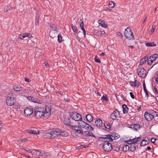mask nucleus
<instances>
[{
  "mask_svg": "<svg viewBox=\"0 0 158 158\" xmlns=\"http://www.w3.org/2000/svg\"><path fill=\"white\" fill-rule=\"evenodd\" d=\"M50 106H47L43 108L38 106L35 107L34 109L35 117L37 118H42L46 119L50 116L51 111Z\"/></svg>",
  "mask_w": 158,
  "mask_h": 158,
  "instance_id": "obj_1",
  "label": "nucleus"
},
{
  "mask_svg": "<svg viewBox=\"0 0 158 158\" xmlns=\"http://www.w3.org/2000/svg\"><path fill=\"white\" fill-rule=\"evenodd\" d=\"M16 102L14 95L12 93H9L7 97L6 103L8 106L13 105Z\"/></svg>",
  "mask_w": 158,
  "mask_h": 158,
  "instance_id": "obj_2",
  "label": "nucleus"
},
{
  "mask_svg": "<svg viewBox=\"0 0 158 158\" xmlns=\"http://www.w3.org/2000/svg\"><path fill=\"white\" fill-rule=\"evenodd\" d=\"M52 138H55L58 135H61L63 136H66L67 135V133H66L65 134L63 132L58 129L54 128L52 130H51Z\"/></svg>",
  "mask_w": 158,
  "mask_h": 158,
  "instance_id": "obj_3",
  "label": "nucleus"
},
{
  "mask_svg": "<svg viewBox=\"0 0 158 158\" xmlns=\"http://www.w3.org/2000/svg\"><path fill=\"white\" fill-rule=\"evenodd\" d=\"M125 37L129 40H134V36L130 28L128 27L125 30L124 33Z\"/></svg>",
  "mask_w": 158,
  "mask_h": 158,
  "instance_id": "obj_4",
  "label": "nucleus"
},
{
  "mask_svg": "<svg viewBox=\"0 0 158 158\" xmlns=\"http://www.w3.org/2000/svg\"><path fill=\"white\" fill-rule=\"evenodd\" d=\"M105 140L104 141V142L103 144V149L104 150L109 152L110 151L112 148V146L111 143H110L111 141H109L108 140L106 139H105Z\"/></svg>",
  "mask_w": 158,
  "mask_h": 158,
  "instance_id": "obj_5",
  "label": "nucleus"
},
{
  "mask_svg": "<svg viewBox=\"0 0 158 158\" xmlns=\"http://www.w3.org/2000/svg\"><path fill=\"white\" fill-rule=\"evenodd\" d=\"M120 137V136L118 133L115 132L112 133L110 135H108L104 139H106L109 141H112L113 140L117 139Z\"/></svg>",
  "mask_w": 158,
  "mask_h": 158,
  "instance_id": "obj_6",
  "label": "nucleus"
},
{
  "mask_svg": "<svg viewBox=\"0 0 158 158\" xmlns=\"http://www.w3.org/2000/svg\"><path fill=\"white\" fill-rule=\"evenodd\" d=\"M70 116L71 118L76 121H81L82 120V118L81 114L76 112H73L71 114Z\"/></svg>",
  "mask_w": 158,
  "mask_h": 158,
  "instance_id": "obj_7",
  "label": "nucleus"
},
{
  "mask_svg": "<svg viewBox=\"0 0 158 158\" xmlns=\"http://www.w3.org/2000/svg\"><path fill=\"white\" fill-rule=\"evenodd\" d=\"M137 72L138 75L140 77L144 78L146 76V71L142 67H139L138 68Z\"/></svg>",
  "mask_w": 158,
  "mask_h": 158,
  "instance_id": "obj_8",
  "label": "nucleus"
},
{
  "mask_svg": "<svg viewBox=\"0 0 158 158\" xmlns=\"http://www.w3.org/2000/svg\"><path fill=\"white\" fill-rule=\"evenodd\" d=\"M79 124L81 127L89 131H93L94 130L93 128L91 126L83 121L81 120L79 123Z\"/></svg>",
  "mask_w": 158,
  "mask_h": 158,
  "instance_id": "obj_9",
  "label": "nucleus"
},
{
  "mask_svg": "<svg viewBox=\"0 0 158 158\" xmlns=\"http://www.w3.org/2000/svg\"><path fill=\"white\" fill-rule=\"evenodd\" d=\"M70 127L72 130H75L78 134H81L83 132V130L80 126L70 125Z\"/></svg>",
  "mask_w": 158,
  "mask_h": 158,
  "instance_id": "obj_10",
  "label": "nucleus"
},
{
  "mask_svg": "<svg viewBox=\"0 0 158 158\" xmlns=\"http://www.w3.org/2000/svg\"><path fill=\"white\" fill-rule=\"evenodd\" d=\"M141 139V138L140 137L137 138H135L132 139H130L125 142V143L129 144H132L136 143L137 142Z\"/></svg>",
  "mask_w": 158,
  "mask_h": 158,
  "instance_id": "obj_11",
  "label": "nucleus"
},
{
  "mask_svg": "<svg viewBox=\"0 0 158 158\" xmlns=\"http://www.w3.org/2000/svg\"><path fill=\"white\" fill-rule=\"evenodd\" d=\"M33 112V109L32 108H26L24 110L25 115L28 117L31 115Z\"/></svg>",
  "mask_w": 158,
  "mask_h": 158,
  "instance_id": "obj_12",
  "label": "nucleus"
},
{
  "mask_svg": "<svg viewBox=\"0 0 158 158\" xmlns=\"http://www.w3.org/2000/svg\"><path fill=\"white\" fill-rule=\"evenodd\" d=\"M27 98L30 102L40 104L41 103V101L33 97L28 96L27 97Z\"/></svg>",
  "mask_w": 158,
  "mask_h": 158,
  "instance_id": "obj_13",
  "label": "nucleus"
},
{
  "mask_svg": "<svg viewBox=\"0 0 158 158\" xmlns=\"http://www.w3.org/2000/svg\"><path fill=\"white\" fill-rule=\"evenodd\" d=\"M119 113L118 111L117 110H114L113 113L110 115V117L113 119H115L119 115Z\"/></svg>",
  "mask_w": 158,
  "mask_h": 158,
  "instance_id": "obj_14",
  "label": "nucleus"
},
{
  "mask_svg": "<svg viewBox=\"0 0 158 158\" xmlns=\"http://www.w3.org/2000/svg\"><path fill=\"white\" fill-rule=\"evenodd\" d=\"M144 116L146 119L148 121H150L153 118L152 114L147 112L145 113Z\"/></svg>",
  "mask_w": 158,
  "mask_h": 158,
  "instance_id": "obj_15",
  "label": "nucleus"
},
{
  "mask_svg": "<svg viewBox=\"0 0 158 158\" xmlns=\"http://www.w3.org/2000/svg\"><path fill=\"white\" fill-rule=\"evenodd\" d=\"M49 155L48 153L44 151H39L36 150V155L38 156H47Z\"/></svg>",
  "mask_w": 158,
  "mask_h": 158,
  "instance_id": "obj_16",
  "label": "nucleus"
},
{
  "mask_svg": "<svg viewBox=\"0 0 158 158\" xmlns=\"http://www.w3.org/2000/svg\"><path fill=\"white\" fill-rule=\"evenodd\" d=\"M26 37H28L29 38H31L32 37L30 34L25 33L22 35H20L19 36V38L21 39H23Z\"/></svg>",
  "mask_w": 158,
  "mask_h": 158,
  "instance_id": "obj_17",
  "label": "nucleus"
},
{
  "mask_svg": "<svg viewBox=\"0 0 158 158\" xmlns=\"http://www.w3.org/2000/svg\"><path fill=\"white\" fill-rule=\"evenodd\" d=\"M14 90L16 91L19 92L21 90H22L23 91H24V90L23 89V88L21 87L20 85H17L14 86L13 87Z\"/></svg>",
  "mask_w": 158,
  "mask_h": 158,
  "instance_id": "obj_18",
  "label": "nucleus"
},
{
  "mask_svg": "<svg viewBox=\"0 0 158 158\" xmlns=\"http://www.w3.org/2000/svg\"><path fill=\"white\" fill-rule=\"evenodd\" d=\"M44 137L46 139L52 138V135L51 130H49L47 132L44 133Z\"/></svg>",
  "mask_w": 158,
  "mask_h": 158,
  "instance_id": "obj_19",
  "label": "nucleus"
},
{
  "mask_svg": "<svg viewBox=\"0 0 158 158\" xmlns=\"http://www.w3.org/2000/svg\"><path fill=\"white\" fill-rule=\"evenodd\" d=\"M28 133L31 135H37L39 134V131L36 129V130H34L32 129H31L29 130L28 131Z\"/></svg>",
  "mask_w": 158,
  "mask_h": 158,
  "instance_id": "obj_20",
  "label": "nucleus"
},
{
  "mask_svg": "<svg viewBox=\"0 0 158 158\" xmlns=\"http://www.w3.org/2000/svg\"><path fill=\"white\" fill-rule=\"evenodd\" d=\"M96 125L98 127H100L102 126V123L101 120L100 119L98 118L95 122Z\"/></svg>",
  "mask_w": 158,
  "mask_h": 158,
  "instance_id": "obj_21",
  "label": "nucleus"
},
{
  "mask_svg": "<svg viewBox=\"0 0 158 158\" xmlns=\"http://www.w3.org/2000/svg\"><path fill=\"white\" fill-rule=\"evenodd\" d=\"M50 27L52 28L51 29L52 31H53L54 33L57 34L58 31L55 25L53 24H50Z\"/></svg>",
  "mask_w": 158,
  "mask_h": 158,
  "instance_id": "obj_22",
  "label": "nucleus"
},
{
  "mask_svg": "<svg viewBox=\"0 0 158 158\" xmlns=\"http://www.w3.org/2000/svg\"><path fill=\"white\" fill-rule=\"evenodd\" d=\"M81 134L86 136H89L93 135V133L91 132L88 131H83V132L81 133Z\"/></svg>",
  "mask_w": 158,
  "mask_h": 158,
  "instance_id": "obj_23",
  "label": "nucleus"
},
{
  "mask_svg": "<svg viewBox=\"0 0 158 158\" xmlns=\"http://www.w3.org/2000/svg\"><path fill=\"white\" fill-rule=\"evenodd\" d=\"M98 23L100 25H101L102 27H103L105 28H106L107 27V24L103 20H99Z\"/></svg>",
  "mask_w": 158,
  "mask_h": 158,
  "instance_id": "obj_24",
  "label": "nucleus"
},
{
  "mask_svg": "<svg viewBox=\"0 0 158 158\" xmlns=\"http://www.w3.org/2000/svg\"><path fill=\"white\" fill-rule=\"evenodd\" d=\"M158 57V55L156 54H154L151 56L149 58L150 60H152L153 62Z\"/></svg>",
  "mask_w": 158,
  "mask_h": 158,
  "instance_id": "obj_25",
  "label": "nucleus"
},
{
  "mask_svg": "<svg viewBox=\"0 0 158 158\" xmlns=\"http://www.w3.org/2000/svg\"><path fill=\"white\" fill-rule=\"evenodd\" d=\"M123 109V112L124 114L127 113L128 110V108L127 106L125 104H123L122 106Z\"/></svg>",
  "mask_w": 158,
  "mask_h": 158,
  "instance_id": "obj_26",
  "label": "nucleus"
},
{
  "mask_svg": "<svg viewBox=\"0 0 158 158\" xmlns=\"http://www.w3.org/2000/svg\"><path fill=\"white\" fill-rule=\"evenodd\" d=\"M139 125L138 124H134L130 125V127L136 130L139 128Z\"/></svg>",
  "mask_w": 158,
  "mask_h": 158,
  "instance_id": "obj_27",
  "label": "nucleus"
},
{
  "mask_svg": "<svg viewBox=\"0 0 158 158\" xmlns=\"http://www.w3.org/2000/svg\"><path fill=\"white\" fill-rule=\"evenodd\" d=\"M64 123L65 124L67 125L68 126H70V125H72L70 124V119L69 118H65L64 120Z\"/></svg>",
  "mask_w": 158,
  "mask_h": 158,
  "instance_id": "obj_28",
  "label": "nucleus"
},
{
  "mask_svg": "<svg viewBox=\"0 0 158 158\" xmlns=\"http://www.w3.org/2000/svg\"><path fill=\"white\" fill-rule=\"evenodd\" d=\"M86 118L88 121L89 122H92L93 119L92 116L89 114H88L86 115Z\"/></svg>",
  "mask_w": 158,
  "mask_h": 158,
  "instance_id": "obj_29",
  "label": "nucleus"
},
{
  "mask_svg": "<svg viewBox=\"0 0 158 158\" xmlns=\"http://www.w3.org/2000/svg\"><path fill=\"white\" fill-rule=\"evenodd\" d=\"M148 143V142L145 139H143L141 141L140 143V145L141 146H144Z\"/></svg>",
  "mask_w": 158,
  "mask_h": 158,
  "instance_id": "obj_30",
  "label": "nucleus"
},
{
  "mask_svg": "<svg viewBox=\"0 0 158 158\" xmlns=\"http://www.w3.org/2000/svg\"><path fill=\"white\" fill-rule=\"evenodd\" d=\"M105 31H98L96 32V35L98 36H101L102 35H105Z\"/></svg>",
  "mask_w": 158,
  "mask_h": 158,
  "instance_id": "obj_31",
  "label": "nucleus"
},
{
  "mask_svg": "<svg viewBox=\"0 0 158 158\" xmlns=\"http://www.w3.org/2000/svg\"><path fill=\"white\" fill-rule=\"evenodd\" d=\"M145 45L147 47H154L156 45L153 42L147 43Z\"/></svg>",
  "mask_w": 158,
  "mask_h": 158,
  "instance_id": "obj_32",
  "label": "nucleus"
},
{
  "mask_svg": "<svg viewBox=\"0 0 158 158\" xmlns=\"http://www.w3.org/2000/svg\"><path fill=\"white\" fill-rule=\"evenodd\" d=\"M15 9L14 8H11L10 7V6H5L4 7V12H7L8 10H10V9Z\"/></svg>",
  "mask_w": 158,
  "mask_h": 158,
  "instance_id": "obj_33",
  "label": "nucleus"
},
{
  "mask_svg": "<svg viewBox=\"0 0 158 158\" xmlns=\"http://www.w3.org/2000/svg\"><path fill=\"white\" fill-rule=\"evenodd\" d=\"M115 6V3L113 1H111L109 2V6H110L111 8H114Z\"/></svg>",
  "mask_w": 158,
  "mask_h": 158,
  "instance_id": "obj_34",
  "label": "nucleus"
},
{
  "mask_svg": "<svg viewBox=\"0 0 158 158\" xmlns=\"http://www.w3.org/2000/svg\"><path fill=\"white\" fill-rule=\"evenodd\" d=\"M152 115L153 116V118L155 117H157L158 116V113L154 110H152L151 112Z\"/></svg>",
  "mask_w": 158,
  "mask_h": 158,
  "instance_id": "obj_35",
  "label": "nucleus"
},
{
  "mask_svg": "<svg viewBox=\"0 0 158 158\" xmlns=\"http://www.w3.org/2000/svg\"><path fill=\"white\" fill-rule=\"evenodd\" d=\"M123 150L124 152H127L129 149V147L127 145H125L123 147Z\"/></svg>",
  "mask_w": 158,
  "mask_h": 158,
  "instance_id": "obj_36",
  "label": "nucleus"
},
{
  "mask_svg": "<svg viewBox=\"0 0 158 158\" xmlns=\"http://www.w3.org/2000/svg\"><path fill=\"white\" fill-rule=\"evenodd\" d=\"M79 24L81 29H84V27L83 22L82 19H81L79 21Z\"/></svg>",
  "mask_w": 158,
  "mask_h": 158,
  "instance_id": "obj_37",
  "label": "nucleus"
},
{
  "mask_svg": "<svg viewBox=\"0 0 158 158\" xmlns=\"http://www.w3.org/2000/svg\"><path fill=\"white\" fill-rule=\"evenodd\" d=\"M155 28V27L154 25H153L152 26V28H151L150 31L149 32V34L151 35L153 32H154Z\"/></svg>",
  "mask_w": 158,
  "mask_h": 158,
  "instance_id": "obj_38",
  "label": "nucleus"
},
{
  "mask_svg": "<svg viewBox=\"0 0 158 158\" xmlns=\"http://www.w3.org/2000/svg\"><path fill=\"white\" fill-rule=\"evenodd\" d=\"M135 87H138L140 85V83L139 81L136 80H135L134 81Z\"/></svg>",
  "mask_w": 158,
  "mask_h": 158,
  "instance_id": "obj_39",
  "label": "nucleus"
},
{
  "mask_svg": "<svg viewBox=\"0 0 158 158\" xmlns=\"http://www.w3.org/2000/svg\"><path fill=\"white\" fill-rule=\"evenodd\" d=\"M71 27L73 31L77 33L78 32L77 27L76 26H73V25H71Z\"/></svg>",
  "mask_w": 158,
  "mask_h": 158,
  "instance_id": "obj_40",
  "label": "nucleus"
},
{
  "mask_svg": "<svg viewBox=\"0 0 158 158\" xmlns=\"http://www.w3.org/2000/svg\"><path fill=\"white\" fill-rule=\"evenodd\" d=\"M104 126L106 128L109 129L110 127V125L109 123H105Z\"/></svg>",
  "mask_w": 158,
  "mask_h": 158,
  "instance_id": "obj_41",
  "label": "nucleus"
},
{
  "mask_svg": "<svg viewBox=\"0 0 158 158\" xmlns=\"http://www.w3.org/2000/svg\"><path fill=\"white\" fill-rule=\"evenodd\" d=\"M58 41L59 43H61L62 41V37L61 36L60 34H58L57 35Z\"/></svg>",
  "mask_w": 158,
  "mask_h": 158,
  "instance_id": "obj_42",
  "label": "nucleus"
},
{
  "mask_svg": "<svg viewBox=\"0 0 158 158\" xmlns=\"http://www.w3.org/2000/svg\"><path fill=\"white\" fill-rule=\"evenodd\" d=\"M136 149V147L134 145H131L129 147V149L131 152H133Z\"/></svg>",
  "mask_w": 158,
  "mask_h": 158,
  "instance_id": "obj_43",
  "label": "nucleus"
},
{
  "mask_svg": "<svg viewBox=\"0 0 158 158\" xmlns=\"http://www.w3.org/2000/svg\"><path fill=\"white\" fill-rule=\"evenodd\" d=\"M95 61L96 62L98 63H100L101 62L100 60L98 58V57L97 55H95L94 57Z\"/></svg>",
  "mask_w": 158,
  "mask_h": 158,
  "instance_id": "obj_44",
  "label": "nucleus"
},
{
  "mask_svg": "<svg viewBox=\"0 0 158 158\" xmlns=\"http://www.w3.org/2000/svg\"><path fill=\"white\" fill-rule=\"evenodd\" d=\"M27 141V138L21 139L18 140L17 142H24Z\"/></svg>",
  "mask_w": 158,
  "mask_h": 158,
  "instance_id": "obj_45",
  "label": "nucleus"
},
{
  "mask_svg": "<svg viewBox=\"0 0 158 158\" xmlns=\"http://www.w3.org/2000/svg\"><path fill=\"white\" fill-rule=\"evenodd\" d=\"M146 62L145 58L142 59L140 61L139 64L142 65Z\"/></svg>",
  "mask_w": 158,
  "mask_h": 158,
  "instance_id": "obj_46",
  "label": "nucleus"
},
{
  "mask_svg": "<svg viewBox=\"0 0 158 158\" xmlns=\"http://www.w3.org/2000/svg\"><path fill=\"white\" fill-rule=\"evenodd\" d=\"M153 62L152 60H150L149 58L148 59L147 62L148 65H151L153 63Z\"/></svg>",
  "mask_w": 158,
  "mask_h": 158,
  "instance_id": "obj_47",
  "label": "nucleus"
},
{
  "mask_svg": "<svg viewBox=\"0 0 158 158\" xmlns=\"http://www.w3.org/2000/svg\"><path fill=\"white\" fill-rule=\"evenodd\" d=\"M36 150H35V149L31 150V152L30 153H31L32 155H36Z\"/></svg>",
  "mask_w": 158,
  "mask_h": 158,
  "instance_id": "obj_48",
  "label": "nucleus"
},
{
  "mask_svg": "<svg viewBox=\"0 0 158 158\" xmlns=\"http://www.w3.org/2000/svg\"><path fill=\"white\" fill-rule=\"evenodd\" d=\"M102 98L103 100H105L106 101H108V100L107 96L106 94L103 96Z\"/></svg>",
  "mask_w": 158,
  "mask_h": 158,
  "instance_id": "obj_49",
  "label": "nucleus"
},
{
  "mask_svg": "<svg viewBox=\"0 0 158 158\" xmlns=\"http://www.w3.org/2000/svg\"><path fill=\"white\" fill-rule=\"evenodd\" d=\"M116 35L118 37H119L121 38H123V35L121 32H117Z\"/></svg>",
  "mask_w": 158,
  "mask_h": 158,
  "instance_id": "obj_50",
  "label": "nucleus"
},
{
  "mask_svg": "<svg viewBox=\"0 0 158 158\" xmlns=\"http://www.w3.org/2000/svg\"><path fill=\"white\" fill-rule=\"evenodd\" d=\"M153 91L155 94H158V92L157 88L154 87L153 89Z\"/></svg>",
  "mask_w": 158,
  "mask_h": 158,
  "instance_id": "obj_51",
  "label": "nucleus"
},
{
  "mask_svg": "<svg viewBox=\"0 0 158 158\" xmlns=\"http://www.w3.org/2000/svg\"><path fill=\"white\" fill-rule=\"evenodd\" d=\"M130 85L132 86V87H135V83H134V81H130Z\"/></svg>",
  "mask_w": 158,
  "mask_h": 158,
  "instance_id": "obj_52",
  "label": "nucleus"
},
{
  "mask_svg": "<svg viewBox=\"0 0 158 158\" xmlns=\"http://www.w3.org/2000/svg\"><path fill=\"white\" fill-rule=\"evenodd\" d=\"M156 141H158V140L154 138H152L151 139V142L154 144L155 143Z\"/></svg>",
  "mask_w": 158,
  "mask_h": 158,
  "instance_id": "obj_53",
  "label": "nucleus"
},
{
  "mask_svg": "<svg viewBox=\"0 0 158 158\" xmlns=\"http://www.w3.org/2000/svg\"><path fill=\"white\" fill-rule=\"evenodd\" d=\"M39 22L38 19H35V24L36 25H39Z\"/></svg>",
  "mask_w": 158,
  "mask_h": 158,
  "instance_id": "obj_54",
  "label": "nucleus"
},
{
  "mask_svg": "<svg viewBox=\"0 0 158 158\" xmlns=\"http://www.w3.org/2000/svg\"><path fill=\"white\" fill-rule=\"evenodd\" d=\"M130 94V95L131 97L132 98V99H134L135 98V97H134V96L133 94V93L131 92H130L129 93Z\"/></svg>",
  "mask_w": 158,
  "mask_h": 158,
  "instance_id": "obj_55",
  "label": "nucleus"
},
{
  "mask_svg": "<svg viewBox=\"0 0 158 158\" xmlns=\"http://www.w3.org/2000/svg\"><path fill=\"white\" fill-rule=\"evenodd\" d=\"M28 153H30L31 152V149H30L28 148H26L24 149Z\"/></svg>",
  "mask_w": 158,
  "mask_h": 158,
  "instance_id": "obj_56",
  "label": "nucleus"
},
{
  "mask_svg": "<svg viewBox=\"0 0 158 158\" xmlns=\"http://www.w3.org/2000/svg\"><path fill=\"white\" fill-rule=\"evenodd\" d=\"M82 31H83V34L84 35V37H85L86 36L85 33H86V31L85 30V29H81Z\"/></svg>",
  "mask_w": 158,
  "mask_h": 158,
  "instance_id": "obj_57",
  "label": "nucleus"
},
{
  "mask_svg": "<svg viewBox=\"0 0 158 158\" xmlns=\"http://www.w3.org/2000/svg\"><path fill=\"white\" fill-rule=\"evenodd\" d=\"M44 64L46 68H48L49 67V65L47 62H45L44 63Z\"/></svg>",
  "mask_w": 158,
  "mask_h": 158,
  "instance_id": "obj_58",
  "label": "nucleus"
},
{
  "mask_svg": "<svg viewBox=\"0 0 158 158\" xmlns=\"http://www.w3.org/2000/svg\"><path fill=\"white\" fill-rule=\"evenodd\" d=\"M64 101L67 102H68L70 101V99L68 98H64Z\"/></svg>",
  "mask_w": 158,
  "mask_h": 158,
  "instance_id": "obj_59",
  "label": "nucleus"
},
{
  "mask_svg": "<svg viewBox=\"0 0 158 158\" xmlns=\"http://www.w3.org/2000/svg\"><path fill=\"white\" fill-rule=\"evenodd\" d=\"M95 93L97 95V96H101L100 94L98 92H97V91H95Z\"/></svg>",
  "mask_w": 158,
  "mask_h": 158,
  "instance_id": "obj_60",
  "label": "nucleus"
},
{
  "mask_svg": "<svg viewBox=\"0 0 158 158\" xmlns=\"http://www.w3.org/2000/svg\"><path fill=\"white\" fill-rule=\"evenodd\" d=\"M80 147L81 148H83L88 147V146L87 145L84 146L83 145H81Z\"/></svg>",
  "mask_w": 158,
  "mask_h": 158,
  "instance_id": "obj_61",
  "label": "nucleus"
},
{
  "mask_svg": "<svg viewBox=\"0 0 158 158\" xmlns=\"http://www.w3.org/2000/svg\"><path fill=\"white\" fill-rule=\"evenodd\" d=\"M155 80L156 82L158 83V73L157 77L156 78Z\"/></svg>",
  "mask_w": 158,
  "mask_h": 158,
  "instance_id": "obj_62",
  "label": "nucleus"
},
{
  "mask_svg": "<svg viewBox=\"0 0 158 158\" xmlns=\"http://www.w3.org/2000/svg\"><path fill=\"white\" fill-rule=\"evenodd\" d=\"M25 81H27V82H29L30 81H29V79H28L27 78H25Z\"/></svg>",
  "mask_w": 158,
  "mask_h": 158,
  "instance_id": "obj_63",
  "label": "nucleus"
},
{
  "mask_svg": "<svg viewBox=\"0 0 158 158\" xmlns=\"http://www.w3.org/2000/svg\"><path fill=\"white\" fill-rule=\"evenodd\" d=\"M151 148L149 146H148L147 147V149L148 150H150L151 149Z\"/></svg>",
  "mask_w": 158,
  "mask_h": 158,
  "instance_id": "obj_64",
  "label": "nucleus"
}]
</instances>
